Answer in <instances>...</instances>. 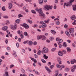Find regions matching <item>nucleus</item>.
Masks as SVG:
<instances>
[{"mask_svg":"<svg viewBox=\"0 0 76 76\" xmlns=\"http://www.w3.org/2000/svg\"><path fill=\"white\" fill-rule=\"evenodd\" d=\"M75 0H70L69 2L68 3H64V9L66 8V6H70L71 5H72V3Z\"/></svg>","mask_w":76,"mask_h":76,"instance_id":"1","label":"nucleus"},{"mask_svg":"<svg viewBox=\"0 0 76 76\" xmlns=\"http://www.w3.org/2000/svg\"><path fill=\"white\" fill-rule=\"evenodd\" d=\"M37 38L38 39H41L42 38V41H45V40H46L47 39L46 37H45L44 35L38 36L37 37Z\"/></svg>","mask_w":76,"mask_h":76,"instance_id":"2","label":"nucleus"},{"mask_svg":"<svg viewBox=\"0 0 76 76\" xmlns=\"http://www.w3.org/2000/svg\"><path fill=\"white\" fill-rule=\"evenodd\" d=\"M48 51H49L48 49L45 47L43 48L42 50V52L43 53H45V54H46V53H48Z\"/></svg>","mask_w":76,"mask_h":76,"instance_id":"3","label":"nucleus"},{"mask_svg":"<svg viewBox=\"0 0 76 76\" xmlns=\"http://www.w3.org/2000/svg\"><path fill=\"white\" fill-rule=\"evenodd\" d=\"M45 8L47 9V10H49V9H50L51 10L53 8V6H50V5H46L44 7Z\"/></svg>","mask_w":76,"mask_h":76,"instance_id":"4","label":"nucleus"},{"mask_svg":"<svg viewBox=\"0 0 76 76\" xmlns=\"http://www.w3.org/2000/svg\"><path fill=\"white\" fill-rule=\"evenodd\" d=\"M35 10L39 13V15H40V13H42V8H39V9L37 8L35 9Z\"/></svg>","mask_w":76,"mask_h":76,"instance_id":"5","label":"nucleus"},{"mask_svg":"<svg viewBox=\"0 0 76 76\" xmlns=\"http://www.w3.org/2000/svg\"><path fill=\"white\" fill-rule=\"evenodd\" d=\"M23 26L24 27L25 29H28V28H29V26H28V25L27 24L25 23L23 24Z\"/></svg>","mask_w":76,"mask_h":76,"instance_id":"6","label":"nucleus"},{"mask_svg":"<svg viewBox=\"0 0 76 76\" xmlns=\"http://www.w3.org/2000/svg\"><path fill=\"white\" fill-rule=\"evenodd\" d=\"M75 63H76V60L75 59H73L71 60V63L72 64H73Z\"/></svg>","mask_w":76,"mask_h":76,"instance_id":"7","label":"nucleus"},{"mask_svg":"<svg viewBox=\"0 0 76 76\" xmlns=\"http://www.w3.org/2000/svg\"><path fill=\"white\" fill-rule=\"evenodd\" d=\"M45 68L47 70L48 72V73H50V72H51V69L48 68V67H47L46 66H45Z\"/></svg>","mask_w":76,"mask_h":76,"instance_id":"8","label":"nucleus"},{"mask_svg":"<svg viewBox=\"0 0 76 76\" xmlns=\"http://www.w3.org/2000/svg\"><path fill=\"white\" fill-rule=\"evenodd\" d=\"M30 58H31L32 61H33L34 62V63H37V60L36 59H34V58H32L31 57H30Z\"/></svg>","mask_w":76,"mask_h":76,"instance_id":"9","label":"nucleus"},{"mask_svg":"<svg viewBox=\"0 0 76 76\" xmlns=\"http://www.w3.org/2000/svg\"><path fill=\"white\" fill-rule=\"evenodd\" d=\"M58 55H59V56H63V53L62 52L59 51L58 52Z\"/></svg>","mask_w":76,"mask_h":76,"instance_id":"10","label":"nucleus"},{"mask_svg":"<svg viewBox=\"0 0 76 76\" xmlns=\"http://www.w3.org/2000/svg\"><path fill=\"white\" fill-rule=\"evenodd\" d=\"M7 28H8V27L7 26H5L4 27H3L2 29V30H4V31H6L7 29Z\"/></svg>","mask_w":76,"mask_h":76,"instance_id":"11","label":"nucleus"},{"mask_svg":"<svg viewBox=\"0 0 76 76\" xmlns=\"http://www.w3.org/2000/svg\"><path fill=\"white\" fill-rule=\"evenodd\" d=\"M66 50L68 53H70L71 52V49L69 47H68L66 48Z\"/></svg>","mask_w":76,"mask_h":76,"instance_id":"12","label":"nucleus"},{"mask_svg":"<svg viewBox=\"0 0 76 76\" xmlns=\"http://www.w3.org/2000/svg\"><path fill=\"white\" fill-rule=\"evenodd\" d=\"M74 29L73 28H71L69 30V31L70 33H73L74 32Z\"/></svg>","mask_w":76,"mask_h":76,"instance_id":"13","label":"nucleus"},{"mask_svg":"<svg viewBox=\"0 0 76 76\" xmlns=\"http://www.w3.org/2000/svg\"><path fill=\"white\" fill-rule=\"evenodd\" d=\"M65 33L67 36L68 37H70V34L69 33V32L68 31H65Z\"/></svg>","mask_w":76,"mask_h":76,"instance_id":"14","label":"nucleus"},{"mask_svg":"<svg viewBox=\"0 0 76 76\" xmlns=\"http://www.w3.org/2000/svg\"><path fill=\"white\" fill-rule=\"evenodd\" d=\"M8 5L9 9H12V6H13L12 4L11 3H9L8 4Z\"/></svg>","mask_w":76,"mask_h":76,"instance_id":"15","label":"nucleus"},{"mask_svg":"<svg viewBox=\"0 0 76 76\" xmlns=\"http://www.w3.org/2000/svg\"><path fill=\"white\" fill-rule=\"evenodd\" d=\"M42 28H45L47 27V24L45 23H43L42 25Z\"/></svg>","mask_w":76,"mask_h":76,"instance_id":"16","label":"nucleus"},{"mask_svg":"<svg viewBox=\"0 0 76 76\" xmlns=\"http://www.w3.org/2000/svg\"><path fill=\"white\" fill-rule=\"evenodd\" d=\"M10 28L11 29L15 30V27L13 25H10Z\"/></svg>","mask_w":76,"mask_h":76,"instance_id":"17","label":"nucleus"},{"mask_svg":"<svg viewBox=\"0 0 76 76\" xmlns=\"http://www.w3.org/2000/svg\"><path fill=\"white\" fill-rule=\"evenodd\" d=\"M71 19L74 20L76 19V16L75 15H73L72 17H71Z\"/></svg>","mask_w":76,"mask_h":76,"instance_id":"18","label":"nucleus"},{"mask_svg":"<svg viewBox=\"0 0 76 76\" xmlns=\"http://www.w3.org/2000/svg\"><path fill=\"white\" fill-rule=\"evenodd\" d=\"M39 16H42L43 18L45 17V15L43 13H40V15H39Z\"/></svg>","mask_w":76,"mask_h":76,"instance_id":"19","label":"nucleus"},{"mask_svg":"<svg viewBox=\"0 0 76 76\" xmlns=\"http://www.w3.org/2000/svg\"><path fill=\"white\" fill-rule=\"evenodd\" d=\"M50 32L53 34H56V31L53 30H51Z\"/></svg>","mask_w":76,"mask_h":76,"instance_id":"20","label":"nucleus"},{"mask_svg":"<svg viewBox=\"0 0 76 76\" xmlns=\"http://www.w3.org/2000/svg\"><path fill=\"white\" fill-rule=\"evenodd\" d=\"M73 10H76V5H72Z\"/></svg>","mask_w":76,"mask_h":76,"instance_id":"21","label":"nucleus"},{"mask_svg":"<svg viewBox=\"0 0 76 76\" xmlns=\"http://www.w3.org/2000/svg\"><path fill=\"white\" fill-rule=\"evenodd\" d=\"M14 26V27L15 30L16 29V28H17L18 27V25L16 24V23H15Z\"/></svg>","mask_w":76,"mask_h":76,"instance_id":"22","label":"nucleus"},{"mask_svg":"<svg viewBox=\"0 0 76 76\" xmlns=\"http://www.w3.org/2000/svg\"><path fill=\"white\" fill-rule=\"evenodd\" d=\"M33 44V42L32 41H29L28 42V44L29 45H32Z\"/></svg>","mask_w":76,"mask_h":76,"instance_id":"23","label":"nucleus"},{"mask_svg":"<svg viewBox=\"0 0 76 76\" xmlns=\"http://www.w3.org/2000/svg\"><path fill=\"white\" fill-rule=\"evenodd\" d=\"M42 52V51L39 50L37 53V54L39 56L40 55H41V53Z\"/></svg>","mask_w":76,"mask_h":76,"instance_id":"24","label":"nucleus"},{"mask_svg":"<svg viewBox=\"0 0 76 76\" xmlns=\"http://www.w3.org/2000/svg\"><path fill=\"white\" fill-rule=\"evenodd\" d=\"M27 21L28 23H30L31 24L32 23V21L31 20L28 19L27 20Z\"/></svg>","mask_w":76,"mask_h":76,"instance_id":"25","label":"nucleus"},{"mask_svg":"<svg viewBox=\"0 0 76 76\" xmlns=\"http://www.w3.org/2000/svg\"><path fill=\"white\" fill-rule=\"evenodd\" d=\"M43 57L45 59H47L48 57V56H46V54H44Z\"/></svg>","mask_w":76,"mask_h":76,"instance_id":"26","label":"nucleus"},{"mask_svg":"<svg viewBox=\"0 0 76 76\" xmlns=\"http://www.w3.org/2000/svg\"><path fill=\"white\" fill-rule=\"evenodd\" d=\"M71 71L72 72H75V69L73 68L72 67H71Z\"/></svg>","mask_w":76,"mask_h":76,"instance_id":"27","label":"nucleus"},{"mask_svg":"<svg viewBox=\"0 0 76 76\" xmlns=\"http://www.w3.org/2000/svg\"><path fill=\"white\" fill-rule=\"evenodd\" d=\"M20 20L17 19V20H15V22L17 23H19V22H20Z\"/></svg>","mask_w":76,"mask_h":76,"instance_id":"28","label":"nucleus"},{"mask_svg":"<svg viewBox=\"0 0 76 76\" xmlns=\"http://www.w3.org/2000/svg\"><path fill=\"white\" fill-rule=\"evenodd\" d=\"M44 22L45 23H49V22H50V20H45Z\"/></svg>","mask_w":76,"mask_h":76,"instance_id":"29","label":"nucleus"},{"mask_svg":"<svg viewBox=\"0 0 76 76\" xmlns=\"http://www.w3.org/2000/svg\"><path fill=\"white\" fill-rule=\"evenodd\" d=\"M39 3L40 4H42L43 2V1L42 0H39Z\"/></svg>","mask_w":76,"mask_h":76,"instance_id":"30","label":"nucleus"},{"mask_svg":"<svg viewBox=\"0 0 76 76\" xmlns=\"http://www.w3.org/2000/svg\"><path fill=\"white\" fill-rule=\"evenodd\" d=\"M24 35L26 36H27V37L28 36V34L26 32H25L24 33Z\"/></svg>","mask_w":76,"mask_h":76,"instance_id":"31","label":"nucleus"},{"mask_svg":"<svg viewBox=\"0 0 76 76\" xmlns=\"http://www.w3.org/2000/svg\"><path fill=\"white\" fill-rule=\"evenodd\" d=\"M56 23L57 25H60V21H56Z\"/></svg>","mask_w":76,"mask_h":76,"instance_id":"32","label":"nucleus"},{"mask_svg":"<svg viewBox=\"0 0 76 76\" xmlns=\"http://www.w3.org/2000/svg\"><path fill=\"white\" fill-rule=\"evenodd\" d=\"M10 23V22H9V21L8 20H7L6 21V25H8V24H9Z\"/></svg>","mask_w":76,"mask_h":76,"instance_id":"33","label":"nucleus"},{"mask_svg":"<svg viewBox=\"0 0 76 76\" xmlns=\"http://www.w3.org/2000/svg\"><path fill=\"white\" fill-rule=\"evenodd\" d=\"M31 12L32 13H34V14H36V12L34 10H31Z\"/></svg>","mask_w":76,"mask_h":76,"instance_id":"34","label":"nucleus"},{"mask_svg":"<svg viewBox=\"0 0 76 76\" xmlns=\"http://www.w3.org/2000/svg\"><path fill=\"white\" fill-rule=\"evenodd\" d=\"M57 59V61L58 62L60 61L61 60V59L59 57H58Z\"/></svg>","mask_w":76,"mask_h":76,"instance_id":"35","label":"nucleus"},{"mask_svg":"<svg viewBox=\"0 0 76 76\" xmlns=\"http://www.w3.org/2000/svg\"><path fill=\"white\" fill-rule=\"evenodd\" d=\"M14 53H13V56H15V57H17V55H16V53L15 52H14Z\"/></svg>","mask_w":76,"mask_h":76,"instance_id":"36","label":"nucleus"},{"mask_svg":"<svg viewBox=\"0 0 76 76\" xmlns=\"http://www.w3.org/2000/svg\"><path fill=\"white\" fill-rule=\"evenodd\" d=\"M63 45L65 47H67V44H66V42H64Z\"/></svg>","mask_w":76,"mask_h":76,"instance_id":"37","label":"nucleus"},{"mask_svg":"<svg viewBox=\"0 0 76 76\" xmlns=\"http://www.w3.org/2000/svg\"><path fill=\"white\" fill-rule=\"evenodd\" d=\"M64 2V1L63 0H61L60 1V3L61 5H63V2Z\"/></svg>","mask_w":76,"mask_h":76,"instance_id":"38","label":"nucleus"},{"mask_svg":"<svg viewBox=\"0 0 76 76\" xmlns=\"http://www.w3.org/2000/svg\"><path fill=\"white\" fill-rule=\"evenodd\" d=\"M21 70V72L22 73H25V70H24L23 69H22Z\"/></svg>","mask_w":76,"mask_h":76,"instance_id":"39","label":"nucleus"},{"mask_svg":"<svg viewBox=\"0 0 76 76\" xmlns=\"http://www.w3.org/2000/svg\"><path fill=\"white\" fill-rule=\"evenodd\" d=\"M76 20H74V22L72 23V25H76Z\"/></svg>","mask_w":76,"mask_h":76,"instance_id":"40","label":"nucleus"},{"mask_svg":"<svg viewBox=\"0 0 76 76\" xmlns=\"http://www.w3.org/2000/svg\"><path fill=\"white\" fill-rule=\"evenodd\" d=\"M50 41H53V39H54V37H50Z\"/></svg>","mask_w":76,"mask_h":76,"instance_id":"41","label":"nucleus"},{"mask_svg":"<svg viewBox=\"0 0 76 76\" xmlns=\"http://www.w3.org/2000/svg\"><path fill=\"white\" fill-rule=\"evenodd\" d=\"M5 73L6 76H9V75L8 74V72H5Z\"/></svg>","mask_w":76,"mask_h":76,"instance_id":"42","label":"nucleus"},{"mask_svg":"<svg viewBox=\"0 0 76 76\" xmlns=\"http://www.w3.org/2000/svg\"><path fill=\"white\" fill-rule=\"evenodd\" d=\"M56 67L57 68H60L61 67V66L59 64H57L56 65Z\"/></svg>","mask_w":76,"mask_h":76,"instance_id":"43","label":"nucleus"},{"mask_svg":"<svg viewBox=\"0 0 76 76\" xmlns=\"http://www.w3.org/2000/svg\"><path fill=\"white\" fill-rule=\"evenodd\" d=\"M2 10L3 11H5L6 10V9H5V7H4V6H3L2 7Z\"/></svg>","mask_w":76,"mask_h":76,"instance_id":"44","label":"nucleus"},{"mask_svg":"<svg viewBox=\"0 0 76 76\" xmlns=\"http://www.w3.org/2000/svg\"><path fill=\"white\" fill-rule=\"evenodd\" d=\"M56 50V48H53L51 49V51H55Z\"/></svg>","mask_w":76,"mask_h":76,"instance_id":"45","label":"nucleus"},{"mask_svg":"<svg viewBox=\"0 0 76 76\" xmlns=\"http://www.w3.org/2000/svg\"><path fill=\"white\" fill-rule=\"evenodd\" d=\"M67 27H68V25L67 24H65L64 25V28H67Z\"/></svg>","mask_w":76,"mask_h":76,"instance_id":"46","label":"nucleus"},{"mask_svg":"<svg viewBox=\"0 0 76 76\" xmlns=\"http://www.w3.org/2000/svg\"><path fill=\"white\" fill-rule=\"evenodd\" d=\"M58 45H59V48H61V47H62V45H61L59 43H58Z\"/></svg>","mask_w":76,"mask_h":76,"instance_id":"47","label":"nucleus"},{"mask_svg":"<svg viewBox=\"0 0 76 76\" xmlns=\"http://www.w3.org/2000/svg\"><path fill=\"white\" fill-rule=\"evenodd\" d=\"M25 1L27 2H29V3H31V0H25Z\"/></svg>","mask_w":76,"mask_h":76,"instance_id":"48","label":"nucleus"},{"mask_svg":"<svg viewBox=\"0 0 76 76\" xmlns=\"http://www.w3.org/2000/svg\"><path fill=\"white\" fill-rule=\"evenodd\" d=\"M50 67L51 69H52L53 68H54V65H52L50 66Z\"/></svg>","mask_w":76,"mask_h":76,"instance_id":"49","label":"nucleus"},{"mask_svg":"<svg viewBox=\"0 0 76 76\" xmlns=\"http://www.w3.org/2000/svg\"><path fill=\"white\" fill-rule=\"evenodd\" d=\"M20 76H27V75H26L25 74H24L23 75H22V74H20Z\"/></svg>","mask_w":76,"mask_h":76,"instance_id":"50","label":"nucleus"},{"mask_svg":"<svg viewBox=\"0 0 76 76\" xmlns=\"http://www.w3.org/2000/svg\"><path fill=\"white\" fill-rule=\"evenodd\" d=\"M62 52L63 54H66V50H63Z\"/></svg>","mask_w":76,"mask_h":76,"instance_id":"51","label":"nucleus"},{"mask_svg":"<svg viewBox=\"0 0 76 76\" xmlns=\"http://www.w3.org/2000/svg\"><path fill=\"white\" fill-rule=\"evenodd\" d=\"M63 42V39H61L60 40H59V43H61V42Z\"/></svg>","mask_w":76,"mask_h":76,"instance_id":"52","label":"nucleus"},{"mask_svg":"<svg viewBox=\"0 0 76 76\" xmlns=\"http://www.w3.org/2000/svg\"><path fill=\"white\" fill-rule=\"evenodd\" d=\"M17 33L18 34H19V35H20V30H19L17 31Z\"/></svg>","mask_w":76,"mask_h":76,"instance_id":"53","label":"nucleus"},{"mask_svg":"<svg viewBox=\"0 0 76 76\" xmlns=\"http://www.w3.org/2000/svg\"><path fill=\"white\" fill-rule=\"evenodd\" d=\"M3 18H5V19H7L9 17L7 16H3Z\"/></svg>","mask_w":76,"mask_h":76,"instance_id":"54","label":"nucleus"},{"mask_svg":"<svg viewBox=\"0 0 76 76\" xmlns=\"http://www.w3.org/2000/svg\"><path fill=\"white\" fill-rule=\"evenodd\" d=\"M51 64V62H49L48 64V66H50Z\"/></svg>","mask_w":76,"mask_h":76,"instance_id":"55","label":"nucleus"},{"mask_svg":"<svg viewBox=\"0 0 76 76\" xmlns=\"http://www.w3.org/2000/svg\"><path fill=\"white\" fill-rule=\"evenodd\" d=\"M41 60L43 63H45V62H46L45 60L42 59H41Z\"/></svg>","mask_w":76,"mask_h":76,"instance_id":"56","label":"nucleus"},{"mask_svg":"<svg viewBox=\"0 0 76 76\" xmlns=\"http://www.w3.org/2000/svg\"><path fill=\"white\" fill-rule=\"evenodd\" d=\"M14 66H15L14 65L12 64L10 66V68H12V67H14Z\"/></svg>","mask_w":76,"mask_h":76,"instance_id":"57","label":"nucleus"},{"mask_svg":"<svg viewBox=\"0 0 76 76\" xmlns=\"http://www.w3.org/2000/svg\"><path fill=\"white\" fill-rule=\"evenodd\" d=\"M33 44L34 45H35L37 44V42H34L33 43Z\"/></svg>","mask_w":76,"mask_h":76,"instance_id":"58","label":"nucleus"},{"mask_svg":"<svg viewBox=\"0 0 76 76\" xmlns=\"http://www.w3.org/2000/svg\"><path fill=\"white\" fill-rule=\"evenodd\" d=\"M58 75V71H57L56 72L55 75H56V76H57Z\"/></svg>","mask_w":76,"mask_h":76,"instance_id":"59","label":"nucleus"},{"mask_svg":"<svg viewBox=\"0 0 76 76\" xmlns=\"http://www.w3.org/2000/svg\"><path fill=\"white\" fill-rule=\"evenodd\" d=\"M18 17H20V18H22L23 17L22 16V15L20 14H19L18 15Z\"/></svg>","mask_w":76,"mask_h":76,"instance_id":"60","label":"nucleus"},{"mask_svg":"<svg viewBox=\"0 0 76 76\" xmlns=\"http://www.w3.org/2000/svg\"><path fill=\"white\" fill-rule=\"evenodd\" d=\"M20 37L22 39H23V34H21L20 35Z\"/></svg>","mask_w":76,"mask_h":76,"instance_id":"61","label":"nucleus"},{"mask_svg":"<svg viewBox=\"0 0 76 76\" xmlns=\"http://www.w3.org/2000/svg\"><path fill=\"white\" fill-rule=\"evenodd\" d=\"M72 46L74 48H75V44H74V43H73L72 44Z\"/></svg>","mask_w":76,"mask_h":76,"instance_id":"62","label":"nucleus"},{"mask_svg":"<svg viewBox=\"0 0 76 76\" xmlns=\"http://www.w3.org/2000/svg\"><path fill=\"white\" fill-rule=\"evenodd\" d=\"M17 5L18 6V7H22V5H20L19 4H17Z\"/></svg>","mask_w":76,"mask_h":76,"instance_id":"63","label":"nucleus"},{"mask_svg":"<svg viewBox=\"0 0 76 76\" xmlns=\"http://www.w3.org/2000/svg\"><path fill=\"white\" fill-rule=\"evenodd\" d=\"M72 67L74 68L75 69H76V65H74Z\"/></svg>","mask_w":76,"mask_h":76,"instance_id":"64","label":"nucleus"}]
</instances>
